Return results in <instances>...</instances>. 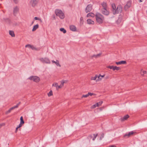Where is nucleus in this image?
Instances as JSON below:
<instances>
[{
    "mask_svg": "<svg viewBox=\"0 0 147 147\" xmlns=\"http://www.w3.org/2000/svg\"><path fill=\"white\" fill-rule=\"evenodd\" d=\"M112 7L113 8L112 12L113 14L120 13L121 12L122 8L121 5H119L116 8L114 4H112Z\"/></svg>",
    "mask_w": 147,
    "mask_h": 147,
    "instance_id": "obj_1",
    "label": "nucleus"
},
{
    "mask_svg": "<svg viewBox=\"0 0 147 147\" xmlns=\"http://www.w3.org/2000/svg\"><path fill=\"white\" fill-rule=\"evenodd\" d=\"M95 18L96 22L99 24H101L103 23L104 20V17L101 14L99 13L96 14Z\"/></svg>",
    "mask_w": 147,
    "mask_h": 147,
    "instance_id": "obj_2",
    "label": "nucleus"
},
{
    "mask_svg": "<svg viewBox=\"0 0 147 147\" xmlns=\"http://www.w3.org/2000/svg\"><path fill=\"white\" fill-rule=\"evenodd\" d=\"M55 12L56 15L59 16L61 19H63L64 18V14L61 10L56 9Z\"/></svg>",
    "mask_w": 147,
    "mask_h": 147,
    "instance_id": "obj_3",
    "label": "nucleus"
},
{
    "mask_svg": "<svg viewBox=\"0 0 147 147\" xmlns=\"http://www.w3.org/2000/svg\"><path fill=\"white\" fill-rule=\"evenodd\" d=\"M28 79L36 82H38L40 80V78L36 76H31Z\"/></svg>",
    "mask_w": 147,
    "mask_h": 147,
    "instance_id": "obj_4",
    "label": "nucleus"
},
{
    "mask_svg": "<svg viewBox=\"0 0 147 147\" xmlns=\"http://www.w3.org/2000/svg\"><path fill=\"white\" fill-rule=\"evenodd\" d=\"M39 60L43 63L50 64L51 61L49 58L47 57L41 58L39 59Z\"/></svg>",
    "mask_w": 147,
    "mask_h": 147,
    "instance_id": "obj_5",
    "label": "nucleus"
},
{
    "mask_svg": "<svg viewBox=\"0 0 147 147\" xmlns=\"http://www.w3.org/2000/svg\"><path fill=\"white\" fill-rule=\"evenodd\" d=\"M92 5L91 4L88 5L85 9V12L86 13H87L88 12L90 11L92 9Z\"/></svg>",
    "mask_w": 147,
    "mask_h": 147,
    "instance_id": "obj_6",
    "label": "nucleus"
},
{
    "mask_svg": "<svg viewBox=\"0 0 147 147\" xmlns=\"http://www.w3.org/2000/svg\"><path fill=\"white\" fill-rule=\"evenodd\" d=\"M101 10L102 13L105 15H108L109 13V12L107 8H102Z\"/></svg>",
    "mask_w": 147,
    "mask_h": 147,
    "instance_id": "obj_7",
    "label": "nucleus"
},
{
    "mask_svg": "<svg viewBox=\"0 0 147 147\" xmlns=\"http://www.w3.org/2000/svg\"><path fill=\"white\" fill-rule=\"evenodd\" d=\"M19 9L17 6H16L13 8V14L14 16H16L17 13L19 11Z\"/></svg>",
    "mask_w": 147,
    "mask_h": 147,
    "instance_id": "obj_8",
    "label": "nucleus"
},
{
    "mask_svg": "<svg viewBox=\"0 0 147 147\" xmlns=\"http://www.w3.org/2000/svg\"><path fill=\"white\" fill-rule=\"evenodd\" d=\"M37 0H31V3L32 4V6L34 7L37 4Z\"/></svg>",
    "mask_w": 147,
    "mask_h": 147,
    "instance_id": "obj_9",
    "label": "nucleus"
},
{
    "mask_svg": "<svg viewBox=\"0 0 147 147\" xmlns=\"http://www.w3.org/2000/svg\"><path fill=\"white\" fill-rule=\"evenodd\" d=\"M129 117V115H125L123 117L121 118V119L122 121H123L125 120H126Z\"/></svg>",
    "mask_w": 147,
    "mask_h": 147,
    "instance_id": "obj_10",
    "label": "nucleus"
},
{
    "mask_svg": "<svg viewBox=\"0 0 147 147\" xmlns=\"http://www.w3.org/2000/svg\"><path fill=\"white\" fill-rule=\"evenodd\" d=\"M70 30L73 31H75L76 30V26L74 25H71L69 26Z\"/></svg>",
    "mask_w": 147,
    "mask_h": 147,
    "instance_id": "obj_11",
    "label": "nucleus"
},
{
    "mask_svg": "<svg viewBox=\"0 0 147 147\" xmlns=\"http://www.w3.org/2000/svg\"><path fill=\"white\" fill-rule=\"evenodd\" d=\"M134 134V132L133 131L129 132L128 134H126L124 135V137H125L127 136V138L129 137L131 135Z\"/></svg>",
    "mask_w": 147,
    "mask_h": 147,
    "instance_id": "obj_12",
    "label": "nucleus"
},
{
    "mask_svg": "<svg viewBox=\"0 0 147 147\" xmlns=\"http://www.w3.org/2000/svg\"><path fill=\"white\" fill-rule=\"evenodd\" d=\"M102 54V53H99L97 55H94L91 56V57L92 58H96L99 57H100L101 55Z\"/></svg>",
    "mask_w": 147,
    "mask_h": 147,
    "instance_id": "obj_13",
    "label": "nucleus"
},
{
    "mask_svg": "<svg viewBox=\"0 0 147 147\" xmlns=\"http://www.w3.org/2000/svg\"><path fill=\"white\" fill-rule=\"evenodd\" d=\"M87 23L89 24H94V22L92 20L90 19H88L87 20Z\"/></svg>",
    "mask_w": 147,
    "mask_h": 147,
    "instance_id": "obj_14",
    "label": "nucleus"
},
{
    "mask_svg": "<svg viewBox=\"0 0 147 147\" xmlns=\"http://www.w3.org/2000/svg\"><path fill=\"white\" fill-rule=\"evenodd\" d=\"M126 63V61H122L118 62H116V63L117 65H120L121 64H124Z\"/></svg>",
    "mask_w": 147,
    "mask_h": 147,
    "instance_id": "obj_15",
    "label": "nucleus"
},
{
    "mask_svg": "<svg viewBox=\"0 0 147 147\" xmlns=\"http://www.w3.org/2000/svg\"><path fill=\"white\" fill-rule=\"evenodd\" d=\"M52 62L53 63H55L57 66H59L60 67L61 66V65L59 64V61L58 60H56V61H55L54 60H52Z\"/></svg>",
    "mask_w": 147,
    "mask_h": 147,
    "instance_id": "obj_16",
    "label": "nucleus"
},
{
    "mask_svg": "<svg viewBox=\"0 0 147 147\" xmlns=\"http://www.w3.org/2000/svg\"><path fill=\"white\" fill-rule=\"evenodd\" d=\"M131 2L130 1L128 2L127 4L125 6V8H128L129 7L131 6Z\"/></svg>",
    "mask_w": 147,
    "mask_h": 147,
    "instance_id": "obj_17",
    "label": "nucleus"
},
{
    "mask_svg": "<svg viewBox=\"0 0 147 147\" xmlns=\"http://www.w3.org/2000/svg\"><path fill=\"white\" fill-rule=\"evenodd\" d=\"M94 16L95 15L93 13H89L87 14L86 17H94Z\"/></svg>",
    "mask_w": 147,
    "mask_h": 147,
    "instance_id": "obj_18",
    "label": "nucleus"
},
{
    "mask_svg": "<svg viewBox=\"0 0 147 147\" xmlns=\"http://www.w3.org/2000/svg\"><path fill=\"white\" fill-rule=\"evenodd\" d=\"M101 5L102 6V8H107V3L105 2H103L101 4Z\"/></svg>",
    "mask_w": 147,
    "mask_h": 147,
    "instance_id": "obj_19",
    "label": "nucleus"
},
{
    "mask_svg": "<svg viewBox=\"0 0 147 147\" xmlns=\"http://www.w3.org/2000/svg\"><path fill=\"white\" fill-rule=\"evenodd\" d=\"M39 27L38 25L37 24L35 25H34L32 30V31H35Z\"/></svg>",
    "mask_w": 147,
    "mask_h": 147,
    "instance_id": "obj_20",
    "label": "nucleus"
},
{
    "mask_svg": "<svg viewBox=\"0 0 147 147\" xmlns=\"http://www.w3.org/2000/svg\"><path fill=\"white\" fill-rule=\"evenodd\" d=\"M9 34L12 37H14L15 36L14 32L13 31L9 30Z\"/></svg>",
    "mask_w": 147,
    "mask_h": 147,
    "instance_id": "obj_21",
    "label": "nucleus"
},
{
    "mask_svg": "<svg viewBox=\"0 0 147 147\" xmlns=\"http://www.w3.org/2000/svg\"><path fill=\"white\" fill-rule=\"evenodd\" d=\"M120 69V67H117L116 66H113V71H114L115 70H119Z\"/></svg>",
    "mask_w": 147,
    "mask_h": 147,
    "instance_id": "obj_22",
    "label": "nucleus"
},
{
    "mask_svg": "<svg viewBox=\"0 0 147 147\" xmlns=\"http://www.w3.org/2000/svg\"><path fill=\"white\" fill-rule=\"evenodd\" d=\"M102 101H100L98 102H97V103H96V106H97V107H99L100 106V105H101V104H102Z\"/></svg>",
    "mask_w": 147,
    "mask_h": 147,
    "instance_id": "obj_23",
    "label": "nucleus"
},
{
    "mask_svg": "<svg viewBox=\"0 0 147 147\" xmlns=\"http://www.w3.org/2000/svg\"><path fill=\"white\" fill-rule=\"evenodd\" d=\"M60 30L62 32H63L64 33H65L66 32V31L65 30L64 28H61L60 29Z\"/></svg>",
    "mask_w": 147,
    "mask_h": 147,
    "instance_id": "obj_24",
    "label": "nucleus"
},
{
    "mask_svg": "<svg viewBox=\"0 0 147 147\" xmlns=\"http://www.w3.org/2000/svg\"><path fill=\"white\" fill-rule=\"evenodd\" d=\"M84 22V21L83 20V18L82 17H81L80 18V24H81L82 25L83 24Z\"/></svg>",
    "mask_w": 147,
    "mask_h": 147,
    "instance_id": "obj_25",
    "label": "nucleus"
},
{
    "mask_svg": "<svg viewBox=\"0 0 147 147\" xmlns=\"http://www.w3.org/2000/svg\"><path fill=\"white\" fill-rule=\"evenodd\" d=\"M32 49L34 50H35L37 51H38L40 50V49L39 48H36L35 47H34L33 45H32V46L31 48Z\"/></svg>",
    "mask_w": 147,
    "mask_h": 147,
    "instance_id": "obj_26",
    "label": "nucleus"
},
{
    "mask_svg": "<svg viewBox=\"0 0 147 147\" xmlns=\"http://www.w3.org/2000/svg\"><path fill=\"white\" fill-rule=\"evenodd\" d=\"M98 75H96V76L94 77H92L91 78V80H96V78H97Z\"/></svg>",
    "mask_w": 147,
    "mask_h": 147,
    "instance_id": "obj_27",
    "label": "nucleus"
},
{
    "mask_svg": "<svg viewBox=\"0 0 147 147\" xmlns=\"http://www.w3.org/2000/svg\"><path fill=\"white\" fill-rule=\"evenodd\" d=\"M20 123H22L23 124L24 123V121L23 120V117L22 116H21L20 117Z\"/></svg>",
    "mask_w": 147,
    "mask_h": 147,
    "instance_id": "obj_28",
    "label": "nucleus"
},
{
    "mask_svg": "<svg viewBox=\"0 0 147 147\" xmlns=\"http://www.w3.org/2000/svg\"><path fill=\"white\" fill-rule=\"evenodd\" d=\"M53 95V92L52 90H51L48 94V95L49 96H50Z\"/></svg>",
    "mask_w": 147,
    "mask_h": 147,
    "instance_id": "obj_29",
    "label": "nucleus"
},
{
    "mask_svg": "<svg viewBox=\"0 0 147 147\" xmlns=\"http://www.w3.org/2000/svg\"><path fill=\"white\" fill-rule=\"evenodd\" d=\"M97 78L98 79L96 80V81H98L102 79V78L101 77V75L100 74L99 76H98Z\"/></svg>",
    "mask_w": 147,
    "mask_h": 147,
    "instance_id": "obj_30",
    "label": "nucleus"
},
{
    "mask_svg": "<svg viewBox=\"0 0 147 147\" xmlns=\"http://www.w3.org/2000/svg\"><path fill=\"white\" fill-rule=\"evenodd\" d=\"M93 135L94 136V137L92 138V140H93L94 141L95 140V138H96V137L97 136L98 134H97L96 135L95 134H93Z\"/></svg>",
    "mask_w": 147,
    "mask_h": 147,
    "instance_id": "obj_31",
    "label": "nucleus"
},
{
    "mask_svg": "<svg viewBox=\"0 0 147 147\" xmlns=\"http://www.w3.org/2000/svg\"><path fill=\"white\" fill-rule=\"evenodd\" d=\"M58 85V84L57 83H55L54 84H53L52 85V86H54L56 87V88L57 87Z\"/></svg>",
    "mask_w": 147,
    "mask_h": 147,
    "instance_id": "obj_32",
    "label": "nucleus"
},
{
    "mask_svg": "<svg viewBox=\"0 0 147 147\" xmlns=\"http://www.w3.org/2000/svg\"><path fill=\"white\" fill-rule=\"evenodd\" d=\"M104 133L102 134L101 135L100 137V140H101L104 137Z\"/></svg>",
    "mask_w": 147,
    "mask_h": 147,
    "instance_id": "obj_33",
    "label": "nucleus"
},
{
    "mask_svg": "<svg viewBox=\"0 0 147 147\" xmlns=\"http://www.w3.org/2000/svg\"><path fill=\"white\" fill-rule=\"evenodd\" d=\"M32 46V45H29V44H28V45H26L25 46V47H28L29 48H31Z\"/></svg>",
    "mask_w": 147,
    "mask_h": 147,
    "instance_id": "obj_34",
    "label": "nucleus"
},
{
    "mask_svg": "<svg viewBox=\"0 0 147 147\" xmlns=\"http://www.w3.org/2000/svg\"><path fill=\"white\" fill-rule=\"evenodd\" d=\"M113 66H109L107 67L108 68H109L111 69H112L113 70Z\"/></svg>",
    "mask_w": 147,
    "mask_h": 147,
    "instance_id": "obj_35",
    "label": "nucleus"
},
{
    "mask_svg": "<svg viewBox=\"0 0 147 147\" xmlns=\"http://www.w3.org/2000/svg\"><path fill=\"white\" fill-rule=\"evenodd\" d=\"M97 107V106H96V104L92 105L91 107V108L92 109H94L95 107Z\"/></svg>",
    "mask_w": 147,
    "mask_h": 147,
    "instance_id": "obj_36",
    "label": "nucleus"
},
{
    "mask_svg": "<svg viewBox=\"0 0 147 147\" xmlns=\"http://www.w3.org/2000/svg\"><path fill=\"white\" fill-rule=\"evenodd\" d=\"M62 87V86H61V85H60L59 86L58 85V86L56 88V89H57V90H58V89L59 88H61Z\"/></svg>",
    "mask_w": 147,
    "mask_h": 147,
    "instance_id": "obj_37",
    "label": "nucleus"
},
{
    "mask_svg": "<svg viewBox=\"0 0 147 147\" xmlns=\"http://www.w3.org/2000/svg\"><path fill=\"white\" fill-rule=\"evenodd\" d=\"M17 108V106H14L13 107H12L10 108V109L11 110V111L14 109Z\"/></svg>",
    "mask_w": 147,
    "mask_h": 147,
    "instance_id": "obj_38",
    "label": "nucleus"
},
{
    "mask_svg": "<svg viewBox=\"0 0 147 147\" xmlns=\"http://www.w3.org/2000/svg\"><path fill=\"white\" fill-rule=\"evenodd\" d=\"M93 136L92 135H90L88 137V138L90 140H91Z\"/></svg>",
    "mask_w": 147,
    "mask_h": 147,
    "instance_id": "obj_39",
    "label": "nucleus"
},
{
    "mask_svg": "<svg viewBox=\"0 0 147 147\" xmlns=\"http://www.w3.org/2000/svg\"><path fill=\"white\" fill-rule=\"evenodd\" d=\"M61 82V85L62 86V87L63 86L64 84L65 83V82L64 80H62Z\"/></svg>",
    "mask_w": 147,
    "mask_h": 147,
    "instance_id": "obj_40",
    "label": "nucleus"
},
{
    "mask_svg": "<svg viewBox=\"0 0 147 147\" xmlns=\"http://www.w3.org/2000/svg\"><path fill=\"white\" fill-rule=\"evenodd\" d=\"M121 18H119L116 22H117V23L119 24L121 22Z\"/></svg>",
    "mask_w": 147,
    "mask_h": 147,
    "instance_id": "obj_41",
    "label": "nucleus"
},
{
    "mask_svg": "<svg viewBox=\"0 0 147 147\" xmlns=\"http://www.w3.org/2000/svg\"><path fill=\"white\" fill-rule=\"evenodd\" d=\"M142 73H142L141 72V74L142 75H144V74H145L147 73V72L145 71H143Z\"/></svg>",
    "mask_w": 147,
    "mask_h": 147,
    "instance_id": "obj_42",
    "label": "nucleus"
},
{
    "mask_svg": "<svg viewBox=\"0 0 147 147\" xmlns=\"http://www.w3.org/2000/svg\"><path fill=\"white\" fill-rule=\"evenodd\" d=\"M88 96L89 95H90V96H92L93 95H94V94L93 93H90V92H88Z\"/></svg>",
    "mask_w": 147,
    "mask_h": 147,
    "instance_id": "obj_43",
    "label": "nucleus"
},
{
    "mask_svg": "<svg viewBox=\"0 0 147 147\" xmlns=\"http://www.w3.org/2000/svg\"><path fill=\"white\" fill-rule=\"evenodd\" d=\"M11 110H10V109H9L7 111H6V114H8L9 113L11 112Z\"/></svg>",
    "mask_w": 147,
    "mask_h": 147,
    "instance_id": "obj_44",
    "label": "nucleus"
},
{
    "mask_svg": "<svg viewBox=\"0 0 147 147\" xmlns=\"http://www.w3.org/2000/svg\"><path fill=\"white\" fill-rule=\"evenodd\" d=\"M88 94H86V95H83L82 96V97H85V98H86V97H88Z\"/></svg>",
    "mask_w": 147,
    "mask_h": 147,
    "instance_id": "obj_45",
    "label": "nucleus"
},
{
    "mask_svg": "<svg viewBox=\"0 0 147 147\" xmlns=\"http://www.w3.org/2000/svg\"><path fill=\"white\" fill-rule=\"evenodd\" d=\"M13 1L15 3H17L18 2V0H13Z\"/></svg>",
    "mask_w": 147,
    "mask_h": 147,
    "instance_id": "obj_46",
    "label": "nucleus"
},
{
    "mask_svg": "<svg viewBox=\"0 0 147 147\" xmlns=\"http://www.w3.org/2000/svg\"><path fill=\"white\" fill-rule=\"evenodd\" d=\"M22 123H20L19 125L17 127L18 128H19L20 127H21L22 126Z\"/></svg>",
    "mask_w": 147,
    "mask_h": 147,
    "instance_id": "obj_47",
    "label": "nucleus"
},
{
    "mask_svg": "<svg viewBox=\"0 0 147 147\" xmlns=\"http://www.w3.org/2000/svg\"><path fill=\"white\" fill-rule=\"evenodd\" d=\"M20 102H19V103H18V104H17V105L16 106H17V108L18 107V106L20 105Z\"/></svg>",
    "mask_w": 147,
    "mask_h": 147,
    "instance_id": "obj_48",
    "label": "nucleus"
},
{
    "mask_svg": "<svg viewBox=\"0 0 147 147\" xmlns=\"http://www.w3.org/2000/svg\"><path fill=\"white\" fill-rule=\"evenodd\" d=\"M34 19L36 20H38V18L37 17H35L34 18Z\"/></svg>",
    "mask_w": 147,
    "mask_h": 147,
    "instance_id": "obj_49",
    "label": "nucleus"
},
{
    "mask_svg": "<svg viewBox=\"0 0 147 147\" xmlns=\"http://www.w3.org/2000/svg\"><path fill=\"white\" fill-rule=\"evenodd\" d=\"M18 127H17L16 128V131H15V133H16L17 132V130H18Z\"/></svg>",
    "mask_w": 147,
    "mask_h": 147,
    "instance_id": "obj_50",
    "label": "nucleus"
},
{
    "mask_svg": "<svg viewBox=\"0 0 147 147\" xmlns=\"http://www.w3.org/2000/svg\"><path fill=\"white\" fill-rule=\"evenodd\" d=\"M105 76V75H102V76L101 75V78L104 77Z\"/></svg>",
    "mask_w": 147,
    "mask_h": 147,
    "instance_id": "obj_51",
    "label": "nucleus"
},
{
    "mask_svg": "<svg viewBox=\"0 0 147 147\" xmlns=\"http://www.w3.org/2000/svg\"><path fill=\"white\" fill-rule=\"evenodd\" d=\"M2 124H0V128L2 126Z\"/></svg>",
    "mask_w": 147,
    "mask_h": 147,
    "instance_id": "obj_52",
    "label": "nucleus"
},
{
    "mask_svg": "<svg viewBox=\"0 0 147 147\" xmlns=\"http://www.w3.org/2000/svg\"><path fill=\"white\" fill-rule=\"evenodd\" d=\"M142 2V0H140V2Z\"/></svg>",
    "mask_w": 147,
    "mask_h": 147,
    "instance_id": "obj_53",
    "label": "nucleus"
},
{
    "mask_svg": "<svg viewBox=\"0 0 147 147\" xmlns=\"http://www.w3.org/2000/svg\"><path fill=\"white\" fill-rule=\"evenodd\" d=\"M142 69H141V73L142 72Z\"/></svg>",
    "mask_w": 147,
    "mask_h": 147,
    "instance_id": "obj_54",
    "label": "nucleus"
},
{
    "mask_svg": "<svg viewBox=\"0 0 147 147\" xmlns=\"http://www.w3.org/2000/svg\"><path fill=\"white\" fill-rule=\"evenodd\" d=\"M33 22H33H33H32V23H33Z\"/></svg>",
    "mask_w": 147,
    "mask_h": 147,
    "instance_id": "obj_55",
    "label": "nucleus"
}]
</instances>
